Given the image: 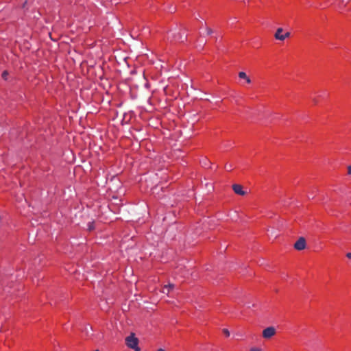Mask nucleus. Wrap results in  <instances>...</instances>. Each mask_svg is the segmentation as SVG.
Here are the masks:
<instances>
[{
	"label": "nucleus",
	"mask_w": 351,
	"mask_h": 351,
	"mask_svg": "<svg viewBox=\"0 0 351 351\" xmlns=\"http://www.w3.org/2000/svg\"><path fill=\"white\" fill-rule=\"evenodd\" d=\"M225 169L228 171H230L232 170V168H231V166L230 167H228L227 165H225Z\"/></svg>",
	"instance_id": "nucleus-12"
},
{
	"label": "nucleus",
	"mask_w": 351,
	"mask_h": 351,
	"mask_svg": "<svg viewBox=\"0 0 351 351\" xmlns=\"http://www.w3.org/2000/svg\"><path fill=\"white\" fill-rule=\"evenodd\" d=\"M314 104H317V101H315V99H314Z\"/></svg>",
	"instance_id": "nucleus-16"
},
{
	"label": "nucleus",
	"mask_w": 351,
	"mask_h": 351,
	"mask_svg": "<svg viewBox=\"0 0 351 351\" xmlns=\"http://www.w3.org/2000/svg\"><path fill=\"white\" fill-rule=\"evenodd\" d=\"M174 287H175V286H174V285H173V284L169 283L168 285H165V286L163 287V288H162V291L163 293H165L164 289H168V291H167V294L168 295V294L169 293V292H170L171 291H172V290L174 289Z\"/></svg>",
	"instance_id": "nucleus-7"
},
{
	"label": "nucleus",
	"mask_w": 351,
	"mask_h": 351,
	"mask_svg": "<svg viewBox=\"0 0 351 351\" xmlns=\"http://www.w3.org/2000/svg\"><path fill=\"white\" fill-rule=\"evenodd\" d=\"M223 333L225 335V336H226V337H228L230 336V332H229V330H228V329H226V328H224V329L223 330Z\"/></svg>",
	"instance_id": "nucleus-9"
},
{
	"label": "nucleus",
	"mask_w": 351,
	"mask_h": 351,
	"mask_svg": "<svg viewBox=\"0 0 351 351\" xmlns=\"http://www.w3.org/2000/svg\"><path fill=\"white\" fill-rule=\"evenodd\" d=\"M156 351H165V350L160 348V349L157 350Z\"/></svg>",
	"instance_id": "nucleus-15"
},
{
	"label": "nucleus",
	"mask_w": 351,
	"mask_h": 351,
	"mask_svg": "<svg viewBox=\"0 0 351 351\" xmlns=\"http://www.w3.org/2000/svg\"><path fill=\"white\" fill-rule=\"evenodd\" d=\"M306 246V242L304 237L299 238V239L294 244V248L299 251L304 250Z\"/></svg>",
	"instance_id": "nucleus-4"
},
{
	"label": "nucleus",
	"mask_w": 351,
	"mask_h": 351,
	"mask_svg": "<svg viewBox=\"0 0 351 351\" xmlns=\"http://www.w3.org/2000/svg\"><path fill=\"white\" fill-rule=\"evenodd\" d=\"M238 75H239V78L245 80V82L247 84H250L252 83V80H250V78L247 75V74L245 72L241 71L239 73Z\"/></svg>",
	"instance_id": "nucleus-6"
},
{
	"label": "nucleus",
	"mask_w": 351,
	"mask_h": 351,
	"mask_svg": "<svg viewBox=\"0 0 351 351\" xmlns=\"http://www.w3.org/2000/svg\"><path fill=\"white\" fill-rule=\"evenodd\" d=\"M276 333V330L274 327H267L263 330L262 336L265 339H270L274 337Z\"/></svg>",
	"instance_id": "nucleus-2"
},
{
	"label": "nucleus",
	"mask_w": 351,
	"mask_h": 351,
	"mask_svg": "<svg viewBox=\"0 0 351 351\" xmlns=\"http://www.w3.org/2000/svg\"><path fill=\"white\" fill-rule=\"evenodd\" d=\"M282 28H278L274 34L275 38L280 40H284L285 38H289L290 36V32H286L285 34H282Z\"/></svg>",
	"instance_id": "nucleus-3"
},
{
	"label": "nucleus",
	"mask_w": 351,
	"mask_h": 351,
	"mask_svg": "<svg viewBox=\"0 0 351 351\" xmlns=\"http://www.w3.org/2000/svg\"><path fill=\"white\" fill-rule=\"evenodd\" d=\"M250 351H261V348L257 347L251 348Z\"/></svg>",
	"instance_id": "nucleus-11"
},
{
	"label": "nucleus",
	"mask_w": 351,
	"mask_h": 351,
	"mask_svg": "<svg viewBox=\"0 0 351 351\" xmlns=\"http://www.w3.org/2000/svg\"><path fill=\"white\" fill-rule=\"evenodd\" d=\"M95 229V221H91L88 223V230L92 232Z\"/></svg>",
	"instance_id": "nucleus-8"
},
{
	"label": "nucleus",
	"mask_w": 351,
	"mask_h": 351,
	"mask_svg": "<svg viewBox=\"0 0 351 351\" xmlns=\"http://www.w3.org/2000/svg\"><path fill=\"white\" fill-rule=\"evenodd\" d=\"M138 339L135 337V334L133 332L125 338L126 346L135 351H141V348L138 347Z\"/></svg>",
	"instance_id": "nucleus-1"
},
{
	"label": "nucleus",
	"mask_w": 351,
	"mask_h": 351,
	"mask_svg": "<svg viewBox=\"0 0 351 351\" xmlns=\"http://www.w3.org/2000/svg\"><path fill=\"white\" fill-rule=\"evenodd\" d=\"M8 75V71H5L3 72L2 73V77L4 79V80H6L7 79V76Z\"/></svg>",
	"instance_id": "nucleus-10"
},
{
	"label": "nucleus",
	"mask_w": 351,
	"mask_h": 351,
	"mask_svg": "<svg viewBox=\"0 0 351 351\" xmlns=\"http://www.w3.org/2000/svg\"><path fill=\"white\" fill-rule=\"evenodd\" d=\"M346 256L348 258L351 259V252L347 253Z\"/></svg>",
	"instance_id": "nucleus-14"
},
{
	"label": "nucleus",
	"mask_w": 351,
	"mask_h": 351,
	"mask_svg": "<svg viewBox=\"0 0 351 351\" xmlns=\"http://www.w3.org/2000/svg\"><path fill=\"white\" fill-rule=\"evenodd\" d=\"M95 351H99V350H95Z\"/></svg>",
	"instance_id": "nucleus-17"
},
{
	"label": "nucleus",
	"mask_w": 351,
	"mask_h": 351,
	"mask_svg": "<svg viewBox=\"0 0 351 351\" xmlns=\"http://www.w3.org/2000/svg\"><path fill=\"white\" fill-rule=\"evenodd\" d=\"M232 190L236 194L240 195H245V192L243 190V186L241 184H234L232 185Z\"/></svg>",
	"instance_id": "nucleus-5"
},
{
	"label": "nucleus",
	"mask_w": 351,
	"mask_h": 351,
	"mask_svg": "<svg viewBox=\"0 0 351 351\" xmlns=\"http://www.w3.org/2000/svg\"><path fill=\"white\" fill-rule=\"evenodd\" d=\"M348 174L351 175V165L348 167Z\"/></svg>",
	"instance_id": "nucleus-13"
}]
</instances>
